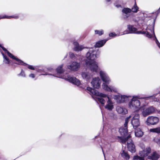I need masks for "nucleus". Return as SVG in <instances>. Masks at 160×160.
Wrapping results in <instances>:
<instances>
[{
	"mask_svg": "<svg viewBox=\"0 0 160 160\" xmlns=\"http://www.w3.org/2000/svg\"><path fill=\"white\" fill-rule=\"evenodd\" d=\"M87 90L93 99L103 105H104L106 100H107L106 104L104 106L105 109L109 111H111L113 109V103L107 95L99 93L98 91L90 87H87Z\"/></svg>",
	"mask_w": 160,
	"mask_h": 160,
	"instance_id": "f257e3e1",
	"label": "nucleus"
},
{
	"mask_svg": "<svg viewBox=\"0 0 160 160\" xmlns=\"http://www.w3.org/2000/svg\"><path fill=\"white\" fill-rule=\"evenodd\" d=\"M96 52L92 48H90L86 54L87 59L86 61V64L88 68L91 71L97 72L99 68L98 63L94 59L96 58Z\"/></svg>",
	"mask_w": 160,
	"mask_h": 160,
	"instance_id": "f03ea898",
	"label": "nucleus"
},
{
	"mask_svg": "<svg viewBox=\"0 0 160 160\" xmlns=\"http://www.w3.org/2000/svg\"><path fill=\"white\" fill-rule=\"evenodd\" d=\"M100 75L102 81L104 82L102 85V87L104 89L110 92H117V89L116 88L112 86L109 87L108 85L107 84H109L111 80L106 72L102 71H100Z\"/></svg>",
	"mask_w": 160,
	"mask_h": 160,
	"instance_id": "7ed1b4c3",
	"label": "nucleus"
},
{
	"mask_svg": "<svg viewBox=\"0 0 160 160\" xmlns=\"http://www.w3.org/2000/svg\"><path fill=\"white\" fill-rule=\"evenodd\" d=\"M121 140V142L122 143H125L127 142V148L129 151L132 153L135 152V148L134 145L132 143L131 139V136L129 135L126 138H122L121 137H118Z\"/></svg>",
	"mask_w": 160,
	"mask_h": 160,
	"instance_id": "20e7f679",
	"label": "nucleus"
},
{
	"mask_svg": "<svg viewBox=\"0 0 160 160\" xmlns=\"http://www.w3.org/2000/svg\"><path fill=\"white\" fill-rule=\"evenodd\" d=\"M142 98H140L138 96L133 97L131 101L128 103V107L133 109H135L137 108H139L140 109L139 107L141 102L138 99Z\"/></svg>",
	"mask_w": 160,
	"mask_h": 160,
	"instance_id": "39448f33",
	"label": "nucleus"
},
{
	"mask_svg": "<svg viewBox=\"0 0 160 160\" xmlns=\"http://www.w3.org/2000/svg\"><path fill=\"white\" fill-rule=\"evenodd\" d=\"M51 75L57 77H58L59 78H64V79L68 81L69 82H71L73 84L76 85L77 86H78L80 84V82L78 79H77L75 77H70V76H68V75H67V76H65V77L62 76H58V75H55L54 74H49L47 73L45 74H42L40 75Z\"/></svg>",
	"mask_w": 160,
	"mask_h": 160,
	"instance_id": "423d86ee",
	"label": "nucleus"
},
{
	"mask_svg": "<svg viewBox=\"0 0 160 160\" xmlns=\"http://www.w3.org/2000/svg\"><path fill=\"white\" fill-rule=\"evenodd\" d=\"M131 116V117H132L131 123L133 128L136 129L140 126L139 115L138 114L136 113L135 112H134Z\"/></svg>",
	"mask_w": 160,
	"mask_h": 160,
	"instance_id": "0eeeda50",
	"label": "nucleus"
},
{
	"mask_svg": "<svg viewBox=\"0 0 160 160\" xmlns=\"http://www.w3.org/2000/svg\"><path fill=\"white\" fill-rule=\"evenodd\" d=\"M128 31H124L122 34H124L128 33H136L137 34H143L145 32L143 31H137V29L135 28L133 26L131 25H128Z\"/></svg>",
	"mask_w": 160,
	"mask_h": 160,
	"instance_id": "6e6552de",
	"label": "nucleus"
},
{
	"mask_svg": "<svg viewBox=\"0 0 160 160\" xmlns=\"http://www.w3.org/2000/svg\"><path fill=\"white\" fill-rule=\"evenodd\" d=\"M80 67V63L75 61L71 62L67 66V68L69 69L73 72L78 71Z\"/></svg>",
	"mask_w": 160,
	"mask_h": 160,
	"instance_id": "1a4fd4ad",
	"label": "nucleus"
},
{
	"mask_svg": "<svg viewBox=\"0 0 160 160\" xmlns=\"http://www.w3.org/2000/svg\"><path fill=\"white\" fill-rule=\"evenodd\" d=\"M140 110L143 117H145L148 115L153 113L155 111V109L153 107H150L147 108H140Z\"/></svg>",
	"mask_w": 160,
	"mask_h": 160,
	"instance_id": "9d476101",
	"label": "nucleus"
},
{
	"mask_svg": "<svg viewBox=\"0 0 160 160\" xmlns=\"http://www.w3.org/2000/svg\"><path fill=\"white\" fill-rule=\"evenodd\" d=\"M159 121V119L157 117L149 116L147 118L146 123L148 125H154L157 124L158 122Z\"/></svg>",
	"mask_w": 160,
	"mask_h": 160,
	"instance_id": "9b49d317",
	"label": "nucleus"
},
{
	"mask_svg": "<svg viewBox=\"0 0 160 160\" xmlns=\"http://www.w3.org/2000/svg\"><path fill=\"white\" fill-rule=\"evenodd\" d=\"M0 47L2 48L3 50L5 52V53H7L9 57L13 59L16 60L18 62L17 63L21 65H24L26 64L24 63L21 60L15 58L14 56H13L12 53L9 52L5 48L2 47L1 45H0Z\"/></svg>",
	"mask_w": 160,
	"mask_h": 160,
	"instance_id": "f8f14e48",
	"label": "nucleus"
},
{
	"mask_svg": "<svg viewBox=\"0 0 160 160\" xmlns=\"http://www.w3.org/2000/svg\"><path fill=\"white\" fill-rule=\"evenodd\" d=\"M131 97V96H129L118 95L115 96L114 98L116 99L118 102L121 103L128 100Z\"/></svg>",
	"mask_w": 160,
	"mask_h": 160,
	"instance_id": "ddd939ff",
	"label": "nucleus"
},
{
	"mask_svg": "<svg viewBox=\"0 0 160 160\" xmlns=\"http://www.w3.org/2000/svg\"><path fill=\"white\" fill-rule=\"evenodd\" d=\"M101 81L99 78H93L91 82L93 87L95 88H99Z\"/></svg>",
	"mask_w": 160,
	"mask_h": 160,
	"instance_id": "4468645a",
	"label": "nucleus"
},
{
	"mask_svg": "<svg viewBox=\"0 0 160 160\" xmlns=\"http://www.w3.org/2000/svg\"><path fill=\"white\" fill-rule=\"evenodd\" d=\"M151 152V148L149 147H147L142 151H141L139 153V154L143 158L147 156Z\"/></svg>",
	"mask_w": 160,
	"mask_h": 160,
	"instance_id": "2eb2a0df",
	"label": "nucleus"
},
{
	"mask_svg": "<svg viewBox=\"0 0 160 160\" xmlns=\"http://www.w3.org/2000/svg\"><path fill=\"white\" fill-rule=\"evenodd\" d=\"M81 75L83 79L87 81L89 80L91 78L92 76L89 72H82L81 73Z\"/></svg>",
	"mask_w": 160,
	"mask_h": 160,
	"instance_id": "dca6fc26",
	"label": "nucleus"
},
{
	"mask_svg": "<svg viewBox=\"0 0 160 160\" xmlns=\"http://www.w3.org/2000/svg\"><path fill=\"white\" fill-rule=\"evenodd\" d=\"M131 12V9L128 8H124L122 10V12L123 15L125 14L123 18H127L129 17V13Z\"/></svg>",
	"mask_w": 160,
	"mask_h": 160,
	"instance_id": "f3484780",
	"label": "nucleus"
},
{
	"mask_svg": "<svg viewBox=\"0 0 160 160\" xmlns=\"http://www.w3.org/2000/svg\"><path fill=\"white\" fill-rule=\"evenodd\" d=\"M116 109L117 112L120 114H125L128 112V111L126 109L120 106H117Z\"/></svg>",
	"mask_w": 160,
	"mask_h": 160,
	"instance_id": "a211bd4d",
	"label": "nucleus"
},
{
	"mask_svg": "<svg viewBox=\"0 0 160 160\" xmlns=\"http://www.w3.org/2000/svg\"><path fill=\"white\" fill-rule=\"evenodd\" d=\"M135 130V134L136 137L140 138L142 136L143 133L140 128H138Z\"/></svg>",
	"mask_w": 160,
	"mask_h": 160,
	"instance_id": "6ab92c4d",
	"label": "nucleus"
},
{
	"mask_svg": "<svg viewBox=\"0 0 160 160\" xmlns=\"http://www.w3.org/2000/svg\"><path fill=\"white\" fill-rule=\"evenodd\" d=\"M73 45L74 47L73 48V50L76 51H79L82 50L84 48L82 46H79L78 43L75 42H73Z\"/></svg>",
	"mask_w": 160,
	"mask_h": 160,
	"instance_id": "aec40b11",
	"label": "nucleus"
},
{
	"mask_svg": "<svg viewBox=\"0 0 160 160\" xmlns=\"http://www.w3.org/2000/svg\"><path fill=\"white\" fill-rule=\"evenodd\" d=\"M73 45L74 47L73 48V50L76 51H79L82 50L84 48L82 46H79L78 43L75 42H73Z\"/></svg>",
	"mask_w": 160,
	"mask_h": 160,
	"instance_id": "412c9836",
	"label": "nucleus"
},
{
	"mask_svg": "<svg viewBox=\"0 0 160 160\" xmlns=\"http://www.w3.org/2000/svg\"><path fill=\"white\" fill-rule=\"evenodd\" d=\"M159 157V155L156 152H154L151 156L148 157V158L152 160H157Z\"/></svg>",
	"mask_w": 160,
	"mask_h": 160,
	"instance_id": "4be33fe9",
	"label": "nucleus"
},
{
	"mask_svg": "<svg viewBox=\"0 0 160 160\" xmlns=\"http://www.w3.org/2000/svg\"><path fill=\"white\" fill-rule=\"evenodd\" d=\"M107 40H102L97 42L94 45L96 48H99L102 46L106 42Z\"/></svg>",
	"mask_w": 160,
	"mask_h": 160,
	"instance_id": "5701e85b",
	"label": "nucleus"
},
{
	"mask_svg": "<svg viewBox=\"0 0 160 160\" xmlns=\"http://www.w3.org/2000/svg\"><path fill=\"white\" fill-rule=\"evenodd\" d=\"M121 156L126 160H128L129 159L130 156L127 152L125 151L124 150L122 151L121 153Z\"/></svg>",
	"mask_w": 160,
	"mask_h": 160,
	"instance_id": "b1692460",
	"label": "nucleus"
},
{
	"mask_svg": "<svg viewBox=\"0 0 160 160\" xmlns=\"http://www.w3.org/2000/svg\"><path fill=\"white\" fill-rule=\"evenodd\" d=\"M119 132L122 135L125 136L128 132L127 128H121L119 129Z\"/></svg>",
	"mask_w": 160,
	"mask_h": 160,
	"instance_id": "393cba45",
	"label": "nucleus"
},
{
	"mask_svg": "<svg viewBox=\"0 0 160 160\" xmlns=\"http://www.w3.org/2000/svg\"><path fill=\"white\" fill-rule=\"evenodd\" d=\"M149 131L151 132H154L158 134H160V127L150 129Z\"/></svg>",
	"mask_w": 160,
	"mask_h": 160,
	"instance_id": "a878e982",
	"label": "nucleus"
},
{
	"mask_svg": "<svg viewBox=\"0 0 160 160\" xmlns=\"http://www.w3.org/2000/svg\"><path fill=\"white\" fill-rule=\"evenodd\" d=\"M63 66V65H61L57 68L56 71L58 73H62L63 72V70L62 68Z\"/></svg>",
	"mask_w": 160,
	"mask_h": 160,
	"instance_id": "bb28decb",
	"label": "nucleus"
},
{
	"mask_svg": "<svg viewBox=\"0 0 160 160\" xmlns=\"http://www.w3.org/2000/svg\"><path fill=\"white\" fill-rule=\"evenodd\" d=\"M1 53L3 56V58L4 59L3 62L9 64L10 62L9 59L6 57L5 55L2 52H1Z\"/></svg>",
	"mask_w": 160,
	"mask_h": 160,
	"instance_id": "cd10ccee",
	"label": "nucleus"
},
{
	"mask_svg": "<svg viewBox=\"0 0 160 160\" xmlns=\"http://www.w3.org/2000/svg\"><path fill=\"white\" fill-rule=\"evenodd\" d=\"M13 18L15 19H17L18 18V16H5L3 17H1L0 16V19L1 18Z\"/></svg>",
	"mask_w": 160,
	"mask_h": 160,
	"instance_id": "c85d7f7f",
	"label": "nucleus"
},
{
	"mask_svg": "<svg viewBox=\"0 0 160 160\" xmlns=\"http://www.w3.org/2000/svg\"><path fill=\"white\" fill-rule=\"evenodd\" d=\"M138 8L137 6L136 3L133 6L132 8L131 11L134 12H137L138 10Z\"/></svg>",
	"mask_w": 160,
	"mask_h": 160,
	"instance_id": "c756f323",
	"label": "nucleus"
},
{
	"mask_svg": "<svg viewBox=\"0 0 160 160\" xmlns=\"http://www.w3.org/2000/svg\"><path fill=\"white\" fill-rule=\"evenodd\" d=\"M133 160H144V158L142 157H139L138 155L135 156L133 158Z\"/></svg>",
	"mask_w": 160,
	"mask_h": 160,
	"instance_id": "7c9ffc66",
	"label": "nucleus"
},
{
	"mask_svg": "<svg viewBox=\"0 0 160 160\" xmlns=\"http://www.w3.org/2000/svg\"><path fill=\"white\" fill-rule=\"evenodd\" d=\"M131 117V116H129L127 118L125 119V123L124 124V126L125 127V128H127V127L128 125V123L129 122V119Z\"/></svg>",
	"mask_w": 160,
	"mask_h": 160,
	"instance_id": "2f4dec72",
	"label": "nucleus"
},
{
	"mask_svg": "<svg viewBox=\"0 0 160 160\" xmlns=\"http://www.w3.org/2000/svg\"><path fill=\"white\" fill-rule=\"evenodd\" d=\"M95 34H98L99 35H101L103 33V31L102 30H95Z\"/></svg>",
	"mask_w": 160,
	"mask_h": 160,
	"instance_id": "473e14b6",
	"label": "nucleus"
},
{
	"mask_svg": "<svg viewBox=\"0 0 160 160\" xmlns=\"http://www.w3.org/2000/svg\"><path fill=\"white\" fill-rule=\"evenodd\" d=\"M18 76H21L23 77H26L25 72L22 70L21 73L18 74Z\"/></svg>",
	"mask_w": 160,
	"mask_h": 160,
	"instance_id": "72a5a7b5",
	"label": "nucleus"
},
{
	"mask_svg": "<svg viewBox=\"0 0 160 160\" xmlns=\"http://www.w3.org/2000/svg\"><path fill=\"white\" fill-rule=\"evenodd\" d=\"M109 36L110 37H114L117 36V35L115 33L111 32L109 33Z\"/></svg>",
	"mask_w": 160,
	"mask_h": 160,
	"instance_id": "f704fd0d",
	"label": "nucleus"
},
{
	"mask_svg": "<svg viewBox=\"0 0 160 160\" xmlns=\"http://www.w3.org/2000/svg\"><path fill=\"white\" fill-rule=\"evenodd\" d=\"M69 57L72 58H73L74 57V55L72 52H70L69 53Z\"/></svg>",
	"mask_w": 160,
	"mask_h": 160,
	"instance_id": "c9c22d12",
	"label": "nucleus"
},
{
	"mask_svg": "<svg viewBox=\"0 0 160 160\" xmlns=\"http://www.w3.org/2000/svg\"><path fill=\"white\" fill-rule=\"evenodd\" d=\"M155 141L158 144L160 145V138L156 139H155Z\"/></svg>",
	"mask_w": 160,
	"mask_h": 160,
	"instance_id": "e433bc0d",
	"label": "nucleus"
},
{
	"mask_svg": "<svg viewBox=\"0 0 160 160\" xmlns=\"http://www.w3.org/2000/svg\"><path fill=\"white\" fill-rule=\"evenodd\" d=\"M28 68L29 69H30L31 70H34V68L32 66L29 65H28Z\"/></svg>",
	"mask_w": 160,
	"mask_h": 160,
	"instance_id": "4c0bfd02",
	"label": "nucleus"
},
{
	"mask_svg": "<svg viewBox=\"0 0 160 160\" xmlns=\"http://www.w3.org/2000/svg\"><path fill=\"white\" fill-rule=\"evenodd\" d=\"M29 77L32 78H34L35 77V75L34 74L32 73L29 75Z\"/></svg>",
	"mask_w": 160,
	"mask_h": 160,
	"instance_id": "58836bf2",
	"label": "nucleus"
},
{
	"mask_svg": "<svg viewBox=\"0 0 160 160\" xmlns=\"http://www.w3.org/2000/svg\"><path fill=\"white\" fill-rule=\"evenodd\" d=\"M115 6H116V7H117L118 8L119 7H121V6L120 5H116Z\"/></svg>",
	"mask_w": 160,
	"mask_h": 160,
	"instance_id": "ea45409f",
	"label": "nucleus"
},
{
	"mask_svg": "<svg viewBox=\"0 0 160 160\" xmlns=\"http://www.w3.org/2000/svg\"><path fill=\"white\" fill-rule=\"evenodd\" d=\"M107 2H109L110 1V0H106Z\"/></svg>",
	"mask_w": 160,
	"mask_h": 160,
	"instance_id": "a19ab883",
	"label": "nucleus"
},
{
	"mask_svg": "<svg viewBox=\"0 0 160 160\" xmlns=\"http://www.w3.org/2000/svg\"><path fill=\"white\" fill-rule=\"evenodd\" d=\"M158 11H160V8H159V9H158Z\"/></svg>",
	"mask_w": 160,
	"mask_h": 160,
	"instance_id": "79ce46f5",
	"label": "nucleus"
},
{
	"mask_svg": "<svg viewBox=\"0 0 160 160\" xmlns=\"http://www.w3.org/2000/svg\"><path fill=\"white\" fill-rule=\"evenodd\" d=\"M38 72H41V71H39V70H38Z\"/></svg>",
	"mask_w": 160,
	"mask_h": 160,
	"instance_id": "37998d69",
	"label": "nucleus"
},
{
	"mask_svg": "<svg viewBox=\"0 0 160 160\" xmlns=\"http://www.w3.org/2000/svg\"><path fill=\"white\" fill-rule=\"evenodd\" d=\"M104 158H105V155H104Z\"/></svg>",
	"mask_w": 160,
	"mask_h": 160,
	"instance_id": "c03bdc74",
	"label": "nucleus"
}]
</instances>
